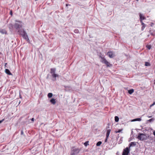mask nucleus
<instances>
[{"label": "nucleus", "instance_id": "obj_1", "mask_svg": "<svg viewBox=\"0 0 155 155\" xmlns=\"http://www.w3.org/2000/svg\"><path fill=\"white\" fill-rule=\"evenodd\" d=\"M14 26V28L17 30H20L19 29L21 28L23 25V23L21 21L16 20Z\"/></svg>", "mask_w": 155, "mask_h": 155}, {"label": "nucleus", "instance_id": "obj_2", "mask_svg": "<svg viewBox=\"0 0 155 155\" xmlns=\"http://www.w3.org/2000/svg\"><path fill=\"white\" fill-rule=\"evenodd\" d=\"M81 150V149L75 147H72L70 153L71 155H75L78 154Z\"/></svg>", "mask_w": 155, "mask_h": 155}, {"label": "nucleus", "instance_id": "obj_3", "mask_svg": "<svg viewBox=\"0 0 155 155\" xmlns=\"http://www.w3.org/2000/svg\"><path fill=\"white\" fill-rule=\"evenodd\" d=\"M19 34L21 35L23 38L25 40L28 39V35L25 31L24 29H20L18 31Z\"/></svg>", "mask_w": 155, "mask_h": 155}, {"label": "nucleus", "instance_id": "obj_4", "mask_svg": "<svg viewBox=\"0 0 155 155\" xmlns=\"http://www.w3.org/2000/svg\"><path fill=\"white\" fill-rule=\"evenodd\" d=\"M137 138L140 140H144L147 139V137L144 134L139 133Z\"/></svg>", "mask_w": 155, "mask_h": 155}, {"label": "nucleus", "instance_id": "obj_5", "mask_svg": "<svg viewBox=\"0 0 155 155\" xmlns=\"http://www.w3.org/2000/svg\"><path fill=\"white\" fill-rule=\"evenodd\" d=\"M55 71L56 69L55 68H51V74L53 78H56L58 77V75L55 73Z\"/></svg>", "mask_w": 155, "mask_h": 155}, {"label": "nucleus", "instance_id": "obj_6", "mask_svg": "<svg viewBox=\"0 0 155 155\" xmlns=\"http://www.w3.org/2000/svg\"><path fill=\"white\" fill-rule=\"evenodd\" d=\"M130 151L129 148L128 147H126L123 150L122 155H128Z\"/></svg>", "mask_w": 155, "mask_h": 155}, {"label": "nucleus", "instance_id": "obj_7", "mask_svg": "<svg viewBox=\"0 0 155 155\" xmlns=\"http://www.w3.org/2000/svg\"><path fill=\"white\" fill-rule=\"evenodd\" d=\"M107 54L108 56L110 58H113L115 56V55L112 51L108 52L107 53Z\"/></svg>", "mask_w": 155, "mask_h": 155}, {"label": "nucleus", "instance_id": "obj_8", "mask_svg": "<svg viewBox=\"0 0 155 155\" xmlns=\"http://www.w3.org/2000/svg\"><path fill=\"white\" fill-rule=\"evenodd\" d=\"M0 33L2 34L7 35L8 34L7 31L4 29H0Z\"/></svg>", "mask_w": 155, "mask_h": 155}, {"label": "nucleus", "instance_id": "obj_9", "mask_svg": "<svg viewBox=\"0 0 155 155\" xmlns=\"http://www.w3.org/2000/svg\"><path fill=\"white\" fill-rule=\"evenodd\" d=\"M139 16L140 22H142V21H143V20L145 19L146 18L143 15V14L141 13H140Z\"/></svg>", "mask_w": 155, "mask_h": 155}, {"label": "nucleus", "instance_id": "obj_10", "mask_svg": "<svg viewBox=\"0 0 155 155\" xmlns=\"http://www.w3.org/2000/svg\"><path fill=\"white\" fill-rule=\"evenodd\" d=\"M8 27L9 28L10 31H12L13 28V26L12 24H10L8 25Z\"/></svg>", "mask_w": 155, "mask_h": 155}, {"label": "nucleus", "instance_id": "obj_11", "mask_svg": "<svg viewBox=\"0 0 155 155\" xmlns=\"http://www.w3.org/2000/svg\"><path fill=\"white\" fill-rule=\"evenodd\" d=\"M5 73L8 75H12V74L11 73L10 71L8 69H6L5 70Z\"/></svg>", "mask_w": 155, "mask_h": 155}, {"label": "nucleus", "instance_id": "obj_12", "mask_svg": "<svg viewBox=\"0 0 155 155\" xmlns=\"http://www.w3.org/2000/svg\"><path fill=\"white\" fill-rule=\"evenodd\" d=\"M136 145V143L135 142H131L129 145V147L131 146H134Z\"/></svg>", "mask_w": 155, "mask_h": 155}, {"label": "nucleus", "instance_id": "obj_13", "mask_svg": "<svg viewBox=\"0 0 155 155\" xmlns=\"http://www.w3.org/2000/svg\"><path fill=\"white\" fill-rule=\"evenodd\" d=\"M50 102L53 104H55L56 103L55 99L54 98H52L50 101Z\"/></svg>", "mask_w": 155, "mask_h": 155}, {"label": "nucleus", "instance_id": "obj_14", "mask_svg": "<svg viewBox=\"0 0 155 155\" xmlns=\"http://www.w3.org/2000/svg\"><path fill=\"white\" fill-rule=\"evenodd\" d=\"M111 130L110 129L107 130V133L106 134V136L107 138H108L110 135V132Z\"/></svg>", "mask_w": 155, "mask_h": 155}, {"label": "nucleus", "instance_id": "obj_15", "mask_svg": "<svg viewBox=\"0 0 155 155\" xmlns=\"http://www.w3.org/2000/svg\"><path fill=\"white\" fill-rule=\"evenodd\" d=\"M101 61L102 63L105 64V63L107 61V60L104 57H101Z\"/></svg>", "mask_w": 155, "mask_h": 155}, {"label": "nucleus", "instance_id": "obj_16", "mask_svg": "<svg viewBox=\"0 0 155 155\" xmlns=\"http://www.w3.org/2000/svg\"><path fill=\"white\" fill-rule=\"evenodd\" d=\"M140 22L141 23L142 25L141 28V30H143L145 27V25L144 24V23H143V21H142V22Z\"/></svg>", "mask_w": 155, "mask_h": 155}, {"label": "nucleus", "instance_id": "obj_17", "mask_svg": "<svg viewBox=\"0 0 155 155\" xmlns=\"http://www.w3.org/2000/svg\"><path fill=\"white\" fill-rule=\"evenodd\" d=\"M107 67H110L111 66H112V65L108 61H107L105 63V64Z\"/></svg>", "mask_w": 155, "mask_h": 155}, {"label": "nucleus", "instance_id": "obj_18", "mask_svg": "<svg viewBox=\"0 0 155 155\" xmlns=\"http://www.w3.org/2000/svg\"><path fill=\"white\" fill-rule=\"evenodd\" d=\"M141 120V118H137L134 119H133L131 120V121H140Z\"/></svg>", "mask_w": 155, "mask_h": 155}, {"label": "nucleus", "instance_id": "obj_19", "mask_svg": "<svg viewBox=\"0 0 155 155\" xmlns=\"http://www.w3.org/2000/svg\"><path fill=\"white\" fill-rule=\"evenodd\" d=\"M134 92V90L133 89H131L128 90V92L130 94H132Z\"/></svg>", "mask_w": 155, "mask_h": 155}, {"label": "nucleus", "instance_id": "obj_20", "mask_svg": "<svg viewBox=\"0 0 155 155\" xmlns=\"http://www.w3.org/2000/svg\"><path fill=\"white\" fill-rule=\"evenodd\" d=\"M53 94L52 93H49L48 94V96L49 98H51Z\"/></svg>", "mask_w": 155, "mask_h": 155}, {"label": "nucleus", "instance_id": "obj_21", "mask_svg": "<svg viewBox=\"0 0 155 155\" xmlns=\"http://www.w3.org/2000/svg\"><path fill=\"white\" fill-rule=\"evenodd\" d=\"M119 118L117 116H115V121L116 122H118L119 121Z\"/></svg>", "mask_w": 155, "mask_h": 155}, {"label": "nucleus", "instance_id": "obj_22", "mask_svg": "<svg viewBox=\"0 0 155 155\" xmlns=\"http://www.w3.org/2000/svg\"><path fill=\"white\" fill-rule=\"evenodd\" d=\"M102 143V142L101 141L98 142L96 144V146H100L101 144Z\"/></svg>", "mask_w": 155, "mask_h": 155}, {"label": "nucleus", "instance_id": "obj_23", "mask_svg": "<svg viewBox=\"0 0 155 155\" xmlns=\"http://www.w3.org/2000/svg\"><path fill=\"white\" fill-rule=\"evenodd\" d=\"M149 65H150V64L149 62H145V66H149Z\"/></svg>", "mask_w": 155, "mask_h": 155}, {"label": "nucleus", "instance_id": "obj_24", "mask_svg": "<svg viewBox=\"0 0 155 155\" xmlns=\"http://www.w3.org/2000/svg\"><path fill=\"white\" fill-rule=\"evenodd\" d=\"M122 129H120V130H118V131H115V133H120V132H121L122 130Z\"/></svg>", "mask_w": 155, "mask_h": 155}, {"label": "nucleus", "instance_id": "obj_25", "mask_svg": "<svg viewBox=\"0 0 155 155\" xmlns=\"http://www.w3.org/2000/svg\"><path fill=\"white\" fill-rule=\"evenodd\" d=\"M84 144L85 146H87V145H88V141L84 143Z\"/></svg>", "mask_w": 155, "mask_h": 155}, {"label": "nucleus", "instance_id": "obj_26", "mask_svg": "<svg viewBox=\"0 0 155 155\" xmlns=\"http://www.w3.org/2000/svg\"><path fill=\"white\" fill-rule=\"evenodd\" d=\"M146 46L147 48L149 50L151 48V46L150 45H147Z\"/></svg>", "mask_w": 155, "mask_h": 155}, {"label": "nucleus", "instance_id": "obj_27", "mask_svg": "<svg viewBox=\"0 0 155 155\" xmlns=\"http://www.w3.org/2000/svg\"><path fill=\"white\" fill-rule=\"evenodd\" d=\"M153 120H154V119L153 118H152V119H150L149 120V122H150L151 121H153Z\"/></svg>", "mask_w": 155, "mask_h": 155}, {"label": "nucleus", "instance_id": "obj_28", "mask_svg": "<svg viewBox=\"0 0 155 155\" xmlns=\"http://www.w3.org/2000/svg\"><path fill=\"white\" fill-rule=\"evenodd\" d=\"M24 134V133H23V130H21V135H22Z\"/></svg>", "mask_w": 155, "mask_h": 155}, {"label": "nucleus", "instance_id": "obj_29", "mask_svg": "<svg viewBox=\"0 0 155 155\" xmlns=\"http://www.w3.org/2000/svg\"><path fill=\"white\" fill-rule=\"evenodd\" d=\"M4 120V119H3L0 120V124Z\"/></svg>", "mask_w": 155, "mask_h": 155}, {"label": "nucleus", "instance_id": "obj_30", "mask_svg": "<svg viewBox=\"0 0 155 155\" xmlns=\"http://www.w3.org/2000/svg\"><path fill=\"white\" fill-rule=\"evenodd\" d=\"M34 118H32L31 119V120L32 122H33L34 121Z\"/></svg>", "mask_w": 155, "mask_h": 155}, {"label": "nucleus", "instance_id": "obj_31", "mask_svg": "<svg viewBox=\"0 0 155 155\" xmlns=\"http://www.w3.org/2000/svg\"><path fill=\"white\" fill-rule=\"evenodd\" d=\"M108 138H107V137H106V140H105V142H107V140Z\"/></svg>", "mask_w": 155, "mask_h": 155}, {"label": "nucleus", "instance_id": "obj_32", "mask_svg": "<svg viewBox=\"0 0 155 155\" xmlns=\"http://www.w3.org/2000/svg\"><path fill=\"white\" fill-rule=\"evenodd\" d=\"M153 105H153V104H151V105H150V107H152L153 106Z\"/></svg>", "mask_w": 155, "mask_h": 155}, {"label": "nucleus", "instance_id": "obj_33", "mask_svg": "<svg viewBox=\"0 0 155 155\" xmlns=\"http://www.w3.org/2000/svg\"><path fill=\"white\" fill-rule=\"evenodd\" d=\"M154 105H155V102H154L153 104Z\"/></svg>", "mask_w": 155, "mask_h": 155}, {"label": "nucleus", "instance_id": "obj_34", "mask_svg": "<svg viewBox=\"0 0 155 155\" xmlns=\"http://www.w3.org/2000/svg\"><path fill=\"white\" fill-rule=\"evenodd\" d=\"M7 64V63H5V68L6 67V64Z\"/></svg>", "mask_w": 155, "mask_h": 155}, {"label": "nucleus", "instance_id": "obj_35", "mask_svg": "<svg viewBox=\"0 0 155 155\" xmlns=\"http://www.w3.org/2000/svg\"><path fill=\"white\" fill-rule=\"evenodd\" d=\"M149 118H150L151 117H152L151 116H148V117Z\"/></svg>", "mask_w": 155, "mask_h": 155}, {"label": "nucleus", "instance_id": "obj_36", "mask_svg": "<svg viewBox=\"0 0 155 155\" xmlns=\"http://www.w3.org/2000/svg\"><path fill=\"white\" fill-rule=\"evenodd\" d=\"M154 84H155V80L154 81Z\"/></svg>", "mask_w": 155, "mask_h": 155}, {"label": "nucleus", "instance_id": "obj_37", "mask_svg": "<svg viewBox=\"0 0 155 155\" xmlns=\"http://www.w3.org/2000/svg\"><path fill=\"white\" fill-rule=\"evenodd\" d=\"M66 5L67 6H68V4H67Z\"/></svg>", "mask_w": 155, "mask_h": 155}, {"label": "nucleus", "instance_id": "obj_38", "mask_svg": "<svg viewBox=\"0 0 155 155\" xmlns=\"http://www.w3.org/2000/svg\"><path fill=\"white\" fill-rule=\"evenodd\" d=\"M107 128H109V127H107Z\"/></svg>", "mask_w": 155, "mask_h": 155}, {"label": "nucleus", "instance_id": "obj_39", "mask_svg": "<svg viewBox=\"0 0 155 155\" xmlns=\"http://www.w3.org/2000/svg\"><path fill=\"white\" fill-rule=\"evenodd\" d=\"M11 14H12V12H11Z\"/></svg>", "mask_w": 155, "mask_h": 155}, {"label": "nucleus", "instance_id": "obj_40", "mask_svg": "<svg viewBox=\"0 0 155 155\" xmlns=\"http://www.w3.org/2000/svg\"><path fill=\"white\" fill-rule=\"evenodd\" d=\"M137 1H138V0H136Z\"/></svg>", "mask_w": 155, "mask_h": 155}]
</instances>
